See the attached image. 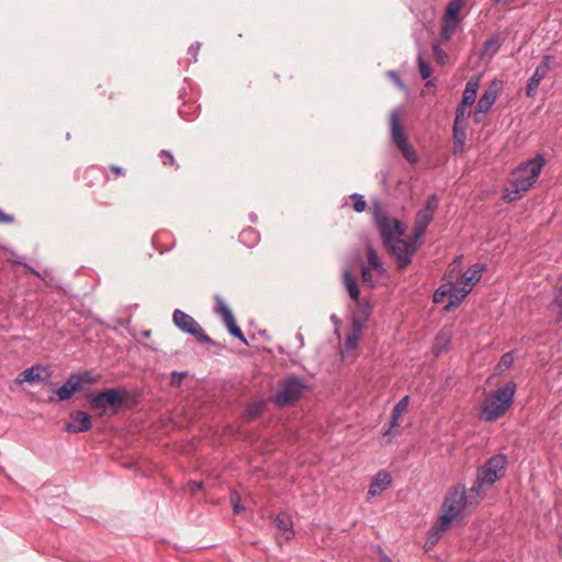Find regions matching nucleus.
I'll list each match as a JSON object with an SVG mask.
<instances>
[{
  "label": "nucleus",
  "mask_w": 562,
  "mask_h": 562,
  "mask_svg": "<svg viewBox=\"0 0 562 562\" xmlns=\"http://www.w3.org/2000/svg\"><path fill=\"white\" fill-rule=\"evenodd\" d=\"M544 162V157L541 154L536 155L532 159L521 162L513 173V191H507L504 199L512 202L518 199L521 192L528 191L538 180Z\"/></svg>",
  "instance_id": "obj_1"
},
{
  "label": "nucleus",
  "mask_w": 562,
  "mask_h": 562,
  "mask_svg": "<svg viewBox=\"0 0 562 562\" xmlns=\"http://www.w3.org/2000/svg\"><path fill=\"white\" fill-rule=\"evenodd\" d=\"M517 385L509 381L492 392L483 402L480 418L493 423L507 413L513 404Z\"/></svg>",
  "instance_id": "obj_2"
},
{
  "label": "nucleus",
  "mask_w": 562,
  "mask_h": 562,
  "mask_svg": "<svg viewBox=\"0 0 562 562\" xmlns=\"http://www.w3.org/2000/svg\"><path fill=\"white\" fill-rule=\"evenodd\" d=\"M471 506H473V502L467 496L464 484L459 483L450 487L441 505L442 515L438 518L443 529H448L450 524Z\"/></svg>",
  "instance_id": "obj_3"
},
{
  "label": "nucleus",
  "mask_w": 562,
  "mask_h": 562,
  "mask_svg": "<svg viewBox=\"0 0 562 562\" xmlns=\"http://www.w3.org/2000/svg\"><path fill=\"white\" fill-rule=\"evenodd\" d=\"M128 397L125 387L105 389L89 400L92 409L105 413L110 409L113 414H117Z\"/></svg>",
  "instance_id": "obj_4"
},
{
  "label": "nucleus",
  "mask_w": 562,
  "mask_h": 562,
  "mask_svg": "<svg viewBox=\"0 0 562 562\" xmlns=\"http://www.w3.org/2000/svg\"><path fill=\"white\" fill-rule=\"evenodd\" d=\"M306 389L305 379L294 374L288 375L279 383L274 402L279 407L292 405L301 398Z\"/></svg>",
  "instance_id": "obj_5"
},
{
  "label": "nucleus",
  "mask_w": 562,
  "mask_h": 562,
  "mask_svg": "<svg viewBox=\"0 0 562 562\" xmlns=\"http://www.w3.org/2000/svg\"><path fill=\"white\" fill-rule=\"evenodd\" d=\"M374 224L380 233L384 247L405 233L404 225L396 218L392 220L383 211L374 212Z\"/></svg>",
  "instance_id": "obj_6"
},
{
  "label": "nucleus",
  "mask_w": 562,
  "mask_h": 562,
  "mask_svg": "<svg viewBox=\"0 0 562 562\" xmlns=\"http://www.w3.org/2000/svg\"><path fill=\"white\" fill-rule=\"evenodd\" d=\"M507 467V457L503 453L492 456L487 461L477 469L476 476L485 485H492L499 480Z\"/></svg>",
  "instance_id": "obj_7"
},
{
  "label": "nucleus",
  "mask_w": 562,
  "mask_h": 562,
  "mask_svg": "<svg viewBox=\"0 0 562 562\" xmlns=\"http://www.w3.org/2000/svg\"><path fill=\"white\" fill-rule=\"evenodd\" d=\"M172 319L175 325L186 334H190L195 337V339L201 344H213V340L199 323L189 314L181 310H175Z\"/></svg>",
  "instance_id": "obj_8"
},
{
  "label": "nucleus",
  "mask_w": 562,
  "mask_h": 562,
  "mask_svg": "<svg viewBox=\"0 0 562 562\" xmlns=\"http://www.w3.org/2000/svg\"><path fill=\"white\" fill-rule=\"evenodd\" d=\"M385 248L394 257L397 268L400 270H404L412 263L413 257L418 249V245L398 237L393 243L385 246Z\"/></svg>",
  "instance_id": "obj_9"
},
{
  "label": "nucleus",
  "mask_w": 562,
  "mask_h": 562,
  "mask_svg": "<svg viewBox=\"0 0 562 562\" xmlns=\"http://www.w3.org/2000/svg\"><path fill=\"white\" fill-rule=\"evenodd\" d=\"M95 378L89 372L72 373L67 381L56 390L58 401H66L72 396L74 393L80 391L85 384H92Z\"/></svg>",
  "instance_id": "obj_10"
},
{
  "label": "nucleus",
  "mask_w": 562,
  "mask_h": 562,
  "mask_svg": "<svg viewBox=\"0 0 562 562\" xmlns=\"http://www.w3.org/2000/svg\"><path fill=\"white\" fill-rule=\"evenodd\" d=\"M479 89V78H471L462 94V101L456 109V121H462V117L468 112L469 108L474 103Z\"/></svg>",
  "instance_id": "obj_11"
},
{
  "label": "nucleus",
  "mask_w": 562,
  "mask_h": 562,
  "mask_svg": "<svg viewBox=\"0 0 562 562\" xmlns=\"http://www.w3.org/2000/svg\"><path fill=\"white\" fill-rule=\"evenodd\" d=\"M498 89L496 87V83L493 82L492 86L479 99V102L474 111V121L476 123H480L485 119L486 114L488 113L494 102L496 101Z\"/></svg>",
  "instance_id": "obj_12"
},
{
  "label": "nucleus",
  "mask_w": 562,
  "mask_h": 562,
  "mask_svg": "<svg viewBox=\"0 0 562 562\" xmlns=\"http://www.w3.org/2000/svg\"><path fill=\"white\" fill-rule=\"evenodd\" d=\"M92 427L91 416L83 411H75L69 415L65 429L70 434L86 432Z\"/></svg>",
  "instance_id": "obj_13"
},
{
  "label": "nucleus",
  "mask_w": 562,
  "mask_h": 562,
  "mask_svg": "<svg viewBox=\"0 0 562 562\" xmlns=\"http://www.w3.org/2000/svg\"><path fill=\"white\" fill-rule=\"evenodd\" d=\"M368 315H364L363 318H353L351 328L348 331L345 339V347L347 350L355 349L362 336L363 327L367 322Z\"/></svg>",
  "instance_id": "obj_14"
},
{
  "label": "nucleus",
  "mask_w": 562,
  "mask_h": 562,
  "mask_svg": "<svg viewBox=\"0 0 562 562\" xmlns=\"http://www.w3.org/2000/svg\"><path fill=\"white\" fill-rule=\"evenodd\" d=\"M390 133L391 138L396 147L400 145H404V143L408 142L406 132L400 122L397 111H393L390 115Z\"/></svg>",
  "instance_id": "obj_15"
},
{
  "label": "nucleus",
  "mask_w": 562,
  "mask_h": 562,
  "mask_svg": "<svg viewBox=\"0 0 562 562\" xmlns=\"http://www.w3.org/2000/svg\"><path fill=\"white\" fill-rule=\"evenodd\" d=\"M50 375L48 368L44 366H32L31 368L25 369L23 372L19 375L20 382H40L45 381Z\"/></svg>",
  "instance_id": "obj_16"
},
{
  "label": "nucleus",
  "mask_w": 562,
  "mask_h": 562,
  "mask_svg": "<svg viewBox=\"0 0 562 562\" xmlns=\"http://www.w3.org/2000/svg\"><path fill=\"white\" fill-rule=\"evenodd\" d=\"M391 483L392 481L390 473L384 470L379 471L371 481L368 495L373 497L381 494L383 491L390 487Z\"/></svg>",
  "instance_id": "obj_17"
},
{
  "label": "nucleus",
  "mask_w": 562,
  "mask_h": 562,
  "mask_svg": "<svg viewBox=\"0 0 562 562\" xmlns=\"http://www.w3.org/2000/svg\"><path fill=\"white\" fill-rule=\"evenodd\" d=\"M453 155H461L464 151V145L467 139V126L462 124V121H453Z\"/></svg>",
  "instance_id": "obj_18"
},
{
  "label": "nucleus",
  "mask_w": 562,
  "mask_h": 562,
  "mask_svg": "<svg viewBox=\"0 0 562 562\" xmlns=\"http://www.w3.org/2000/svg\"><path fill=\"white\" fill-rule=\"evenodd\" d=\"M471 288H458L457 285L450 283L447 288L449 302L445 306V311H451L456 307H458L462 301L465 299V296L470 293Z\"/></svg>",
  "instance_id": "obj_19"
},
{
  "label": "nucleus",
  "mask_w": 562,
  "mask_h": 562,
  "mask_svg": "<svg viewBox=\"0 0 562 562\" xmlns=\"http://www.w3.org/2000/svg\"><path fill=\"white\" fill-rule=\"evenodd\" d=\"M342 283L350 296V299L355 302L359 301L360 290L358 285L357 278L351 274L349 268H345L342 271Z\"/></svg>",
  "instance_id": "obj_20"
},
{
  "label": "nucleus",
  "mask_w": 562,
  "mask_h": 562,
  "mask_svg": "<svg viewBox=\"0 0 562 562\" xmlns=\"http://www.w3.org/2000/svg\"><path fill=\"white\" fill-rule=\"evenodd\" d=\"M409 403V396L405 395L402 397L393 407L389 428L384 431V435H390L392 429L398 427V419L401 415L407 409Z\"/></svg>",
  "instance_id": "obj_21"
},
{
  "label": "nucleus",
  "mask_w": 562,
  "mask_h": 562,
  "mask_svg": "<svg viewBox=\"0 0 562 562\" xmlns=\"http://www.w3.org/2000/svg\"><path fill=\"white\" fill-rule=\"evenodd\" d=\"M485 270L484 265L475 263L472 265L468 271L462 276L461 283L463 285H470L472 288L482 278V272Z\"/></svg>",
  "instance_id": "obj_22"
},
{
  "label": "nucleus",
  "mask_w": 562,
  "mask_h": 562,
  "mask_svg": "<svg viewBox=\"0 0 562 562\" xmlns=\"http://www.w3.org/2000/svg\"><path fill=\"white\" fill-rule=\"evenodd\" d=\"M276 526L284 532L285 540H290L294 536L293 522L289 514L282 512L276 517Z\"/></svg>",
  "instance_id": "obj_23"
},
{
  "label": "nucleus",
  "mask_w": 562,
  "mask_h": 562,
  "mask_svg": "<svg viewBox=\"0 0 562 562\" xmlns=\"http://www.w3.org/2000/svg\"><path fill=\"white\" fill-rule=\"evenodd\" d=\"M367 256L369 267L373 269L379 276L384 277L386 274V269L384 268L376 250L371 244L367 245Z\"/></svg>",
  "instance_id": "obj_24"
},
{
  "label": "nucleus",
  "mask_w": 562,
  "mask_h": 562,
  "mask_svg": "<svg viewBox=\"0 0 562 562\" xmlns=\"http://www.w3.org/2000/svg\"><path fill=\"white\" fill-rule=\"evenodd\" d=\"M265 407H266V403L262 400L250 403L244 412V415H243L244 422H246V423L254 422L256 418H258L259 416H261L263 414Z\"/></svg>",
  "instance_id": "obj_25"
},
{
  "label": "nucleus",
  "mask_w": 562,
  "mask_h": 562,
  "mask_svg": "<svg viewBox=\"0 0 562 562\" xmlns=\"http://www.w3.org/2000/svg\"><path fill=\"white\" fill-rule=\"evenodd\" d=\"M461 21L442 19V25L440 31V37L442 42H448L456 34L459 29Z\"/></svg>",
  "instance_id": "obj_26"
},
{
  "label": "nucleus",
  "mask_w": 562,
  "mask_h": 562,
  "mask_svg": "<svg viewBox=\"0 0 562 562\" xmlns=\"http://www.w3.org/2000/svg\"><path fill=\"white\" fill-rule=\"evenodd\" d=\"M465 0H450L447 4L446 12L442 19L461 21L460 11L463 8Z\"/></svg>",
  "instance_id": "obj_27"
},
{
  "label": "nucleus",
  "mask_w": 562,
  "mask_h": 562,
  "mask_svg": "<svg viewBox=\"0 0 562 562\" xmlns=\"http://www.w3.org/2000/svg\"><path fill=\"white\" fill-rule=\"evenodd\" d=\"M448 529H443V526L441 525V521L438 519L436 524L431 527L428 538L425 543V549L430 550L441 538V536L447 531Z\"/></svg>",
  "instance_id": "obj_28"
},
{
  "label": "nucleus",
  "mask_w": 562,
  "mask_h": 562,
  "mask_svg": "<svg viewBox=\"0 0 562 562\" xmlns=\"http://www.w3.org/2000/svg\"><path fill=\"white\" fill-rule=\"evenodd\" d=\"M259 233L252 227H247L239 234V241L249 248L256 246L259 243Z\"/></svg>",
  "instance_id": "obj_29"
},
{
  "label": "nucleus",
  "mask_w": 562,
  "mask_h": 562,
  "mask_svg": "<svg viewBox=\"0 0 562 562\" xmlns=\"http://www.w3.org/2000/svg\"><path fill=\"white\" fill-rule=\"evenodd\" d=\"M417 66H418V71H419L420 78L424 80L429 79L427 81L426 86H435L436 79H430V77L432 75V69H431L430 65L424 59L422 54H418V56H417Z\"/></svg>",
  "instance_id": "obj_30"
},
{
  "label": "nucleus",
  "mask_w": 562,
  "mask_h": 562,
  "mask_svg": "<svg viewBox=\"0 0 562 562\" xmlns=\"http://www.w3.org/2000/svg\"><path fill=\"white\" fill-rule=\"evenodd\" d=\"M555 61V57L552 55H544L540 64L536 67L535 75H538L542 80L548 76L551 67Z\"/></svg>",
  "instance_id": "obj_31"
},
{
  "label": "nucleus",
  "mask_w": 562,
  "mask_h": 562,
  "mask_svg": "<svg viewBox=\"0 0 562 562\" xmlns=\"http://www.w3.org/2000/svg\"><path fill=\"white\" fill-rule=\"evenodd\" d=\"M216 302L215 313L222 317L223 323L231 321L234 318V314L229 310V307L225 304L220 295H215L214 297Z\"/></svg>",
  "instance_id": "obj_32"
},
{
  "label": "nucleus",
  "mask_w": 562,
  "mask_h": 562,
  "mask_svg": "<svg viewBox=\"0 0 562 562\" xmlns=\"http://www.w3.org/2000/svg\"><path fill=\"white\" fill-rule=\"evenodd\" d=\"M485 486L483 482L476 476L472 487L467 490V496L473 502V506L477 505L481 499V490Z\"/></svg>",
  "instance_id": "obj_33"
},
{
  "label": "nucleus",
  "mask_w": 562,
  "mask_h": 562,
  "mask_svg": "<svg viewBox=\"0 0 562 562\" xmlns=\"http://www.w3.org/2000/svg\"><path fill=\"white\" fill-rule=\"evenodd\" d=\"M397 149L402 153L404 158L409 164L414 165L418 161V159H419L418 154L416 153L414 147L409 144V142L404 143V145L397 146Z\"/></svg>",
  "instance_id": "obj_34"
},
{
  "label": "nucleus",
  "mask_w": 562,
  "mask_h": 562,
  "mask_svg": "<svg viewBox=\"0 0 562 562\" xmlns=\"http://www.w3.org/2000/svg\"><path fill=\"white\" fill-rule=\"evenodd\" d=\"M225 326L227 327L228 333L239 339L243 344L248 345L247 339L245 338L241 329L237 326L235 317L228 322L225 323Z\"/></svg>",
  "instance_id": "obj_35"
},
{
  "label": "nucleus",
  "mask_w": 562,
  "mask_h": 562,
  "mask_svg": "<svg viewBox=\"0 0 562 562\" xmlns=\"http://www.w3.org/2000/svg\"><path fill=\"white\" fill-rule=\"evenodd\" d=\"M541 81L542 79L535 74L528 79L526 87L527 97L533 98L537 94V90Z\"/></svg>",
  "instance_id": "obj_36"
},
{
  "label": "nucleus",
  "mask_w": 562,
  "mask_h": 562,
  "mask_svg": "<svg viewBox=\"0 0 562 562\" xmlns=\"http://www.w3.org/2000/svg\"><path fill=\"white\" fill-rule=\"evenodd\" d=\"M552 305L557 311L558 319H562V284L557 286L553 293Z\"/></svg>",
  "instance_id": "obj_37"
},
{
  "label": "nucleus",
  "mask_w": 562,
  "mask_h": 562,
  "mask_svg": "<svg viewBox=\"0 0 562 562\" xmlns=\"http://www.w3.org/2000/svg\"><path fill=\"white\" fill-rule=\"evenodd\" d=\"M432 217H434V213H432V211H430V207L422 209L417 213L416 223L419 224L420 226L427 227L430 224V222L432 221Z\"/></svg>",
  "instance_id": "obj_38"
},
{
  "label": "nucleus",
  "mask_w": 562,
  "mask_h": 562,
  "mask_svg": "<svg viewBox=\"0 0 562 562\" xmlns=\"http://www.w3.org/2000/svg\"><path fill=\"white\" fill-rule=\"evenodd\" d=\"M514 359L515 358H514L513 351L505 352L504 355H502L501 359L498 360L496 369L499 371L509 369L514 363Z\"/></svg>",
  "instance_id": "obj_39"
},
{
  "label": "nucleus",
  "mask_w": 562,
  "mask_h": 562,
  "mask_svg": "<svg viewBox=\"0 0 562 562\" xmlns=\"http://www.w3.org/2000/svg\"><path fill=\"white\" fill-rule=\"evenodd\" d=\"M373 269L370 267H363L361 270V278L364 284H367L370 289H374L376 283L373 280Z\"/></svg>",
  "instance_id": "obj_40"
},
{
  "label": "nucleus",
  "mask_w": 562,
  "mask_h": 562,
  "mask_svg": "<svg viewBox=\"0 0 562 562\" xmlns=\"http://www.w3.org/2000/svg\"><path fill=\"white\" fill-rule=\"evenodd\" d=\"M350 198L353 201V209L356 212L361 213L366 210L367 202L362 194L352 193Z\"/></svg>",
  "instance_id": "obj_41"
},
{
  "label": "nucleus",
  "mask_w": 562,
  "mask_h": 562,
  "mask_svg": "<svg viewBox=\"0 0 562 562\" xmlns=\"http://www.w3.org/2000/svg\"><path fill=\"white\" fill-rule=\"evenodd\" d=\"M159 158H160V161L162 162V165H165V166H168V165L175 166L176 169H179V165L176 164V159H175V157H173L171 151L165 150V149L161 150L159 153Z\"/></svg>",
  "instance_id": "obj_42"
},
{
  "label": "nucleus",
  "mask_w": 562,
  "mask_h": 562,
  "mask_svg": "<svg viewBox=\"0 0 562 562\" xmlns=\"http://www.w3.org/2000/svg\"><path fill=\"white\" fill-rule=\"evenodd\" d=\"M231 503L235 514H241L245 510V507L240 504V496L237 492L231 494Z\"/></svg>",
  "instance_id": "obj_43"
},
{
  "label": "nucleus",
  "mask_w": 562,
  "mask_h": 562,
  "mask_svg": "<svg viewBox=\"0 0 562 562\" xmlns=\"http://www.w3.org/2000/svg\"><path fill=\"white\" fill-rule=\"evenodd\" d=\"M386 75L394 82V85H396V87L398 89H401V90H405L406 89V86L403 82V80L401 79V76L398 75L397 71L389 70Z\"/></svg>",
  "instance_id": "obj_44"
},
{
  "label": "nucleus",
  "mask_w": 562,
  "mask_h": 562,
  "mask_svg": "<svg viewBox=\"0 0 562 562\" xmlns=\"http://www.w3.org/2000/svg\"><path fill=\"white\" fill-rule=\"evenodd\" d=\"M427 227L420 226L419 224L415 223L414 229H413V240L409 243H416L419 246V239L425 234Z\"/></svg>",
  "instance_id": "obj_45"
},
{
  "label": "nucleus",
  "mask_w": 562,
  "mask_h": 562,
  "mask_svg": "<svg viewBox=\"0 0 562 562\" xmlns=\"http://www.w3.org/2000/svg\"><path fill=\"white\" fill-rule=\"evenodd\" d=\"M432 53H434V56L436 57V59L440 63V64H445V60L446 58L448 57L447 54L445 53V50L440 47L439 44H435L432 46Z\"/></svg>",
  "instance_id": "obj_46"
},
{
  "label": "nucleus",
  "mask_w": 562,
  "mask_h": 562,
  "mask_svg": "<svg viewBox=\"0 0 562 562\" xmlns=\"http://www.w3.org/2000/svg\"><path fill=\"white\" fill-rule=\"evenodd\" d=\"M446 284L440 285L434 293V302L440 303L445 296H448Z\"/></svg>",
  "instance_id": "obj_47"
},
{
  "label": "nucleus",
  "mask_w": 562,
  "mask_h": 562,
  "mask_svg": "<svg viewBox=\"0 0 562 562\" xmlns=\"http://www.w3.org/2000/svg\"><path fill=\"white\" fill-rule=\"evenodd\" d=\"M187 375V372H179V371H173L171 373V379H170V383L171 385L173 386H180L181 383H182V380L183 378Z\"/></svg>",
  "instance_id": "obj_48"
},
{
  "label": "nucleus",
  "mask_w": 562,
  "mask_h": 562,
  "mask_svg": "<svg viewBox=\"0 0 562 562\" xmlns=\"http://www.w3.org/2000/svg\"><path fill=\"white\" fill-rule=\"evenodd\" d=\"M437 202H438L437 195L436 194H431L426 200L425 206L423 209H429L430 207V211H432V213H434L436 207H437Z\"/></svg>",
  "instance_id": "obj_49"
},
{
  "label": "nucleus",
  "mask_w": 562,
  "mask_h": 562,
  "mask_svg": "<svg viewBox=\"0 0 562 562\" xmlns=\"http://www.w3.org/2000/svg\"><path fill=\"white\" fill-rule=\"evenodd\" d=\"M14 218L12 215H9L4 213L2 210H0V224H11L13 223Z\"/></svg>",
  "instance_id": "obj_50"
},
{
  "label": "nucleus",
  "mask_w": 562,
  "mask_h": 562,
  "mask_svg": "<svg viewBox=\"0 0 562 562\" xmlns=\"http://www.w3.org/2000/svg\"><path fill=\"white\" fill-rule=\"evenodd\" d=\"M496 45H497V38H488L484 42V49L490 50V49L494 48V50H497Z\"/></svg>",
  "instance_id": "obj_51"
},
{
  "label": "nucleus",
  "mask_w": 562,
  "mask_h": 562,
  "mask_svg": "<svg viewBox=\"0 0 562 562\" xmlns=\"http://www.w3.org/2000/svg\"><path fill=\"white\" fill-rule=\"evenodd\" d=\"M378 552L380 554V562H393L391 558L382 550V548H379Z\"/></svg>",
  "instance_id": "obj_52"
},
{
  "label": "nucleus",
  "mask_w": 562,
  "mask_h": 562,
  "mask_svg": "<svg viewBox=\"0 0 562 562\" xmlns=\"http://www.w3.org/2000/svg\"><path fill=\"white\" fill-rule=\"evenodd\" d=\"M110 169H111V171L114 172V175L116 177L123 176L125 173L124 169L122 167H119V166H115V165L110 166Z\"/></svg>",
  "instance_id": "obj_53"
},
{
  "label": "nucleus",
  "mask_w": 562,
  "mask_h": 562,
  "mask_svg": "<svg viewBox=\"0 0 562 562\" xmlns=\"http://www.w3.org/2000/svg\"><path fill=\"white\" fill-rule=\"evenodd\" d=\"M199 49H200V43L192 44L189 47V54H191V55H193L195 57L198 55V53H199Z\"/></svg>",
  "instance_id": "obj_54"
},
{
  "label": "nucleus",
  "mask_w": 562,
  "mask_h": 562,
  "mask_svg": "<svg viewBox=\"0 0 562 562\" xmlns=\"http://www.w3.org/2000/svg\"><path fill=\"white\" fill-rule=\"evenodd\" d=\"M295 338L299 340V347L300 348H303L304 347V337H303V334L302 333H296L295 335Z\"/></svg>",
  "instance_id": "obj_55"
},
{
  "label": "nucleus",
  "mask_w": 562,
  "mask_h": 562,
  "mask_svg": "<svg viewBox=\"0 0 562 562\" xmlns=\"http://www.w3.org/2000/svg\"><path fill=\"white\" fill-rule=\"evenodd\" d=\"M330 321L334 323V324H338L339 323V318L337 317V315L333 314L330 316Z\"/></svg>",
  "instance_id": "obj_56"
},
{
  "label": "nucleus",
  "mask_w": 562,
  "mask_h": 562,
  "mask_svg": "<svg viewBox=\"0 0 562 562\" xmlns=\"http://www.w3.org/2000/svg\"><path fill=\"white\" fill-rule=\"evenodd\" d=\"M203 487V483L202 482H195L194 483V491L195 490H201Z\"/></svg>",
  "instance_id": "obj_57"
}]
</instances>
